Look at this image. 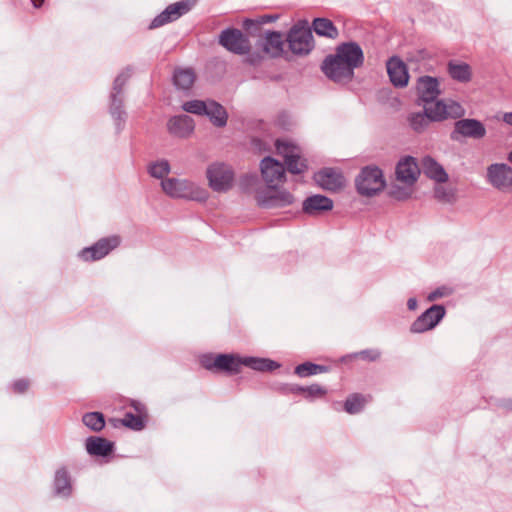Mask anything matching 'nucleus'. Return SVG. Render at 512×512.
Wrapping results in <instances>:
<instances>
[{
	"label": "nucleus",
	"instance_id": "nucleus-11",
	"mask_svg": "<svg viewBox=\"0 0 512 512\" xmlns=\"http://www.w3.org/2000/svg\"><path fill=\"white\" fill-rule=\"evenodd\" d=\"M335 54L351 72H354L355 69L362 67L364 64L363 49L355 41L340 43L335 49Z\"/></svg>",
	"mask_w": 512,
	"mask_h": 512
},
{
	"label": "nucleus",
	"instance_id": "nucleus-45",
	"mask_svg": "<svg viewBox=\"0 0 512 512\" xmlns=\"http://www.w3.org/2000/svg\"><path fill=\"white\" fill-rule=\"evenodd\" d=\"M29 386H30L29 380L24 379V378L14 381V383L12 385L13 391L18 394L25 393L28 390Z\"/></svg>",
	"mask_w": 512,
	"mask_h": 512
},
{
	"label": "nucleus",
	"instance_id": "nucleus-36",
	"mask_svg": "<svg viewBox=\"0 0 512 512\" xmlns=\"http://www.w3.org/2000/svg\"><path fill=\"white\" fill-rule=\"evenodd\" d=\"M327 395V389L317 383L304 386L303 397L308 401L324 398Z\"/></svg>",
	"mask_w": 512,
	"mask_h": 512
},
{
	"label": "nucleus",
	"instance_id": "nucleus-1",
	"mask_svg": "<svg viewBox=\"0 0 512 512\" xmlns=\"http://www.w3.org/2000/svg\"><path fill=\"white\" fill-rule=\"evenodd\" d=\"M260 170L267 187L257 190L255 196L257 204L266 209L291 205L294 202V196L286 190H278L286 180L284 164L267 156L261 160Z\"/></svg>",
	"mask_w": 512,
	"mask_h": 512
},
{
	"label": "nucleus",
	"instance_id": "nucleus-4",
	"mask_svg": "<svg viewBox=\"0 0 512 512\" xmlns=\"http://www.w3.org/2000/svg\"><path fill=\"white\" fill-rule=\"evenodd\" d=\"M275 148L278 155L282 156L285 169L291 174H303L308 170L307 159L301 157L300 149L286 141L276 140Z\"/></svg>",
	"mask_w": 512,
	"mask_h": 512
},
{
	"label": "nucleus",
	"instance_id": "nucleus-17",
	"mask_svg": "<svg viewBox=\"0 0 512 512\" xmlns=\"http://www.w3.org/2000/svg\"><path fill=\"white\" fill-rule=\"evenodd\" d=\"M487 180L496 189L512 190V168L505 163H494L487 168Z\"/></svg>",
	"mask_w": 512,
	"mask_h": 512
},
{
	"label": "nucleus",
	"instance_id": "nucleus-20",
	"mask_svg": "<svg viewBox=\"0 0 512 512\" xmlns=\"http://www.w3.org/2000/svg\"><path fill=\"white\" fill-rule=\"evenodd\" d=\"M314 179L319 186L329 191H337L344 184L342 174L333 168H323L315 173Z\"/></svg>",
	"mask_w": 512,
	"mask_h": 512
},
{
	"label": "nucleus",
	"instance_id": "nucleus-22",
	"mask_svg": "<svg viewBox=\"0 0 512 512\" xmlns=\"http://www.w3.org/2000/svg\"><path fill=\"white\" fill-rule=\"evenodd\" d=\"M418 174V164L411 156L405 157L396 166L397 179L404 183L413 184L417 180Z\"/></svg>",
	"mask_w": 512,
	"mask_h": 512
},
{
	"label": "nucleus",
	"instance_id": "nucleus-23",
	"mask_svg": "<svg viewBox=\"0 0 512 512\" xmlns=\"http://www.w3.org/2000/svg\"><path fill=\"white\" fill-rule=\"evenodd\" d=\"M167 127L170 134L179 138H186L194 130V121L188 115H179L172 117L168 121Z\"/></svg>",
	"mask_w": 512,
	"mask_h": 512
},
{
	"label": "nucleus",
	"instance_id": "nucleus-13",
	"mask_svg": "<svg viewBox=\"0 0 512 512\" xmlns=\"http://www.w3.org/2000/svg\"><path fill=\"white\" fill-rule=\"evenodd\" d=\"M161 186L163 191L172 198L199 199V188L188 180L167 178L162 180Z\"/></svg>",
	"mask_w": 512,
	"mask_h": 512
},
{
	"label": "nucleus",
	"instance_id": "nucleus-5",
	"mask_svg": "<svg viewBox=\"0 0 512 512\" xmlns=\"http://www.w3.org/2000/svg\"><path fill=\"white\" fill-rule=\"evenodd\" d=\"M218 42L227 51L236 55L248 54L252 48L248 35L233 27L221 31Z\"/></svg>",
	"mask_w": 512,
	"mask_h": 512
},
{
	"label": "nucleus",
	"instance_id": "nucleus-52",
	"mask_svg": "<svg viewBox=\"0 0 512 512\" xmlns=\"http://www.w3.org/2000/svg\"><path fill=\"white\" fill-rule=\"evenodd\" d=\"M503 120L505 123L512 125V112L505 113L503 116Z\"/></svg>",
	"mask_w": 512,
	"mask_h": 512
},
{
	"label": "nucleus",
	"instance_id": "nucleus-26",
	"mask_svg": "<svg viewBox=\"0 0 512 512\" xmlns=\"http://www.w3.org/2000/svg\"><path fill=\"white\" fill-rule=\"evenodd\" d=\"M422 167L424 174L439 183H444L448 180V174L435 159L426 156L422 160Z\"/></svg>",
	"mask_w": 512,
	"mask_h": 512
},
{
	"label": "nucleus",
	"instance_id": "nucleus-15",
	"mask_svg": "<svg viewBox=\"0 0 512 512\" xmlns=\"http://www.w3.org/2000/svg\"><path fill=\"white\" fill-rule=\"evenodd\" d=\"M486 135V128L484 124L472 118L457 120L454 124V129L451 132V139L458 141L460 137L481 139Z\"/></svg>",
	"mask_w": 512,
	"mask_h": 512
},
{
	"label": "nucleus",
	"instance_id": "nucleus-55",
	"mask_svg": "<svg viewBox=\"0 0 512 512\" xmlns=\"http://www.w3.org/2000/svg\"><path fill=\"white\" fill-rule=\"evenodd\" d=\"M507 160L512 163V151L508 154Z\"/></svg>",
	"mask_w": 512,
	"mask_h": 512
},
{
	"label": "nucleus",
	"instance_id": "nucleus-33",
	"mask_svg": "<svg viewBox=\"0 0 512 512\" xmlns=\"http://www.w3.org/2000/svg\"><path fill=\"white\" fill-rule=\"evenodd\" d=\"M408 121L410 127L417 133L425 131L429 124L432 122L425 110L423 112L410 114Z\"/></svg>",
	"mask_w": 512,
	"mask_h": 512
},
{
	"label": "nucleus",
	"instance_id": "nucleus-47",
	"mask_svg": "<svg viewBox=\"0 0 512 512\" xmlns=\"http://www.w3.org/2000/svg\"><path fill=\"white\" fill-rule=\"evenodd\" d=\"M257 176L256 175H245L241 179V185L244 189H246L248 186H252L256 183Z\"/></svg>",
	"mask_w": 512,
	"mask_h": 512
},
{
	"label": "nucleus",
	"instance_id": "nucleus-46",
	"mask_svg": "<svg viewBox=\"0 0 512 512\" xmlns=\"http://www.w3.org/2000/svg\"><path fill=\"white\" fill-rule=\"evenodd\" d=\"M246 55H247V57L245 59V62L250 64V65H258V64L261 63V61L263 59V56L260 53H257V52L251 53V51H250Z\"/></svg>",
	"mask_w": 512,
	"mask_h": 512
},
{
	"label": "nucleus",
	"instance_id": "nucleus-35",
	"mask_svg": "<svg viewBox=\"0 0 512 512\" xmlns=\"http://www.w3.org/2000/svg\"><path fill=\"white\" fill-rule=\"evenodd\" d=\"M85 426L93 431H100L105 426L104 415L101 412H88L82 417Z\"/></svg>",
	"mask_w": 512,
	"mask_h": 512
},
{
	"label": "nucleus",
	"instance_id": "nucleus-37",
	"mask_svg": "<svg viewBox=\"0 0 512 512\" xmlns=\"http://www.w3.org/2000/svg\"><path fill=\"white\" fill-rule=\"evenodd\" d=\"M149 174L157 179H163L170 172V164L167 160L154 162L148 167Z\"/></svg>",
	"mask_w": 512,
	"mask_h": 512
},
{
	"label": "nucleus",
	"instance_id": "nucleus-42",
	"mask_svg": "<svg viewBox=\"0 0 512 512\" xmlns=\"http://www.w3.org/2000/svg\"><path fill=\"white\" fill-rule=\"evenodd\" d=\"M85 448H113V443L102 437L90 436L85 440Z\"/></svg>",
	"mask_w": 512,
	"mask_h": 512
},
{
	"label": "nucleus",
	"instance_id": "nucleus-19",
	"mask_svg": "<svg viewBox=\"0 0 512 512\" xmlns=\"http://www.w3.org/2000/svg\"><path fill=\"white\" fill-rule=\"evenodd\" d=\"M418 104H425L438 98L439 82L431 76L420 77L417 83Z\"/></svg>",
	"mask_w": 512,
	"mask_h": 512
},
{
	"label": "nucleus",
	"instance_id": "nucleus-24",
	"mask_svg": "<svg viewBox=\"0 0 512 512\" xmlns=\"http://www.w3.org/2000/svg\"><path fill=\"white\" fill-rule=\"evenodd\" d=\"M262 50L265 54L272 58H276L282 55L284 40L281 32L278 31H266L264 40L261 43Z\"/></svg>",
	"mask_w": 512,
	"mask_h": 512
},
{
	"label": "nucleus",
	"instance_id": "nucleus-48",
	"mask_svg": "<svg viewBox=\"0 0 512 512\" xmlns=\"http://www.w3.org/2000/svg\"><path fill=\"white\" fill-rule=\"evenodd\" d=\"M257 19L259 21H261V25L263 26L264 24L276 21L278 19V15L265 14V15H261V16L257 17Z\"/></svg>",
	"mask_w": 512,
	"mask_h": 512
},
{
	"label": "nucleus",
	"instance_id": "nucleus-29",
	"mask_svg": "<svg viewBox=\"0 0 512 512\" xmlns=\"http://www.w3.org/2000/svg\"><path fill=\"white\" fill-rule=\"evenodd\" d=\"M448 73L452 79L458 82L466 83L471 80V68L467 63L450 61Z\"/></svg>",
	"mask_w": 512,
	"mask_h": 512
},
{
	"label": "nucleus",
	"instance_id": "nucleus-43",
	"mask_svg": "<svg viewBox=\"0 0 512 512\" xmlns=\"http://www.w3.org/2000/svg\"><path fill=\"white\" fill-rule=\"evenodd\" d=\"M279 391L284 395H303L304 386L298 385V384H283Z\"/></svg>",
	"mask_w": 512,
	"mask_h": 512
},
{
	"label": "nucleus",
	"instance_id": "nucleus-49",
	"mask_svg": "<svg viewBox=\"0 0 512 512\" xmlns=\"http://www.w3.org/2000/svg\"><path fill=\"white\" fill-rule=\"evenodd\" d=\"M444 294H445V293H444L443 289L438 288V289H436V290L432 291V292L429 294V296H428V300H430V301H434V300H436V299H438V298H440V297H443V296H444Z\"/></svg>",
	"mask_w": 512,
	"mask_h": 512
},
{
	"label": "nucleus",
	"instance_id": "nucleus-27",
	"mask_svg": "<svg viewBox=\"0 0 512 512\" xmlns=\"http://www.w3.org/2000/svg\"><path fill=\"white\" fill-rule=\"evenodd\" d=\"M313 30L319 36L336 39L339 31L334 23L328 18H315L312 23Z\"/></svg>",
	"mask_w": 512,
	"mask_h": 512
},
{
	"label": "nucleus",
	"instance_id": "nucleus-34",
	"mask_svg": "<svg viewBox=\"0 0 512 512\" xmlns=\"http://www.w3.org/2000/svg\"><path fill=\"white\" fill-rule=\"evenodd\" d=\"M110 113L117 121L116 125L119 127L125 121L126 112L123 109V99L121 96L111 94Z\"/></svg>",
	"mask_w": 512,
	"mask_h": 512
},
{
	"label": "nucleus",
	"instance_id": "nucleus-39",
	"mask_svg": "<svg viewBox=\"0 0 512 512\" xmlns=\"http://www.w3.org/2000/svg\"><path fill=\"white\" fill-rule=\"evenodd\" d=\"M131 72L132 70L130 68H126L115 78L111 94L121 96L123 87L130 78Z\"/></svg>",
	"mask_w": 512,
	"mask_h": 512
},
{
	"label": "nucleus",
	"instance_id": "nucleus-28",
	"mask_svg": "<svg viewBox=\"0 0 512 512\" xmlns=\"http://www.w3.org/2000/svg\"><path fill=\"white\" fill-rule=\"evenodd\" d=\"M205 115H207L211 122L217 127H224L227 123L228 115L226 110L221 104L215 101H211L207 104V112H205Z\"/></svg>",
	"mask_w": 512,
	"mask_h": 512
},
{
	"label": "nucleus",
	"instance_id": "nucleus-9",
	"mask_svg": "<svg viewBox=\"0 0 512 512\" xmlns=\"http://www.w3.org/2000/svg\"><path fill=\"white\" fill-rule=\"evenodd\" d=\"M207 178L214 191L226 192L232 187L234 172L224 163H214L207 169Z\"/></svg>",
	"mask_w": 512,
	"mask_h": 512
},
{
	"label": "nucleus",
	"instance_id": "nucleus-30",
	"mask_svg": "<svg viewBox=\"0 0 512 512\" xmlns=\"http://www.w3.org/2000/svg\"><path fill=\"white\" fill-rule=\"evenodd\" d=\"M328 371V366L315 364L309 361L297 365L294 369V373L300 378H306L312 375L326 373Z\"/></svg>",
	"mask_w": 512,
	"mask_h": 512
},
{
	"label": "nucleus",
	"instance_id": "nucleus-6",
	"mask_svg": "<svg viewBox=\"0 0 512 512\" xmlns=\"http://www.w3.org/2000/svg\"><path fill=\"white\" fill-rule=\"evenodd\" d=\"M289 49L296 55H306L314 48V38L310 27L294 25L287 35Z\"/></svg>",
	"mask_w": 512,
	"mask_h": 512
},
{
	"label": "nucleus",
	"instance_id": "nucleus-32",
	"mask_svg": "<svg viewBox=\"0 0 512 512\" xmlns=\"http://www.w3.org/2000/svg\"><path fill=\"white\" fill-rule=\"evenodd\" d=\"M368 399L360 393H353L344 402V410L348 414H357L363 410Z\"/></svg>",
	"mask_w": 512,
	"mask_h": 512
},
{
	"label": "nucleus",
	"instance_id": "nucleus-41",
	"mask_svg": "<svg viewBox=\"0 0 512 512\" xmlns=\"http://www.w3.org/2000/svg\"><path fill=\"white\" fill-rule=\"evenodd\" d=\"M93 460L99 464L108 463L115 457V450H87Z\"/></svg>",
	"mask_w": 512,
	"mask_h": 512
},
{
	"label": "nucleus",
	"instance_id": "nucleus-25",
	"mask_svg": "<svg viewBox=\"0 0 512 512\" xmlns=\"http://www.w3.org/2000/svg\"><path fill=\"white\" fill-rule=\"evenodd\" d=\"M53 492L56 496L64 498L72 495V478L65 467H61L55 472Z\"/></svg>",
	"mask_w": 512,
	"mask_h": 512
},
{
	"label": "nucleus",
	"instance_id": "nucleus-12",
	"mask_svg": "<svg viewBox=\"0 0 512 512\" xmlns=\"http://www.w3.org/2000/svg\"><path fill=\"white\" fill-rule=\"evenodd\" d=\"M321 70L329 80L335 83H347L354 77V72H351L335 53L324 58Z\"/></svg>",
	"mask_w": 512,
	"mask_h": 512
},
{
	"label": "nucleus",
	"instance_id": "nucleus-14",
	"mask_svg": "<svg viewBox=\"0 0 512 512\" xmlns=\"http://www.w3.org/2000/svg\"><path fill=\"white\" fill-rule=\"evenodd\" d=\"M123 407H130L135 413L126 412L120 420L121 424L134 431L144 429L148 419L146 405L139 400L127 399Z\"/></svg>",
	"mask_w": 512,
	"mask_h": 512
},
{
	"label": "nucleus",
	"instance_id": "nucleus-10",
	"mask_svg": "<svg viewBox=\"0 0 512 512\" xmlns=\"http://www.w3.org/2000/svg\"><path fill=\"white\" fill-rule=\"evenodd\" d=\"M120 244V237L113 235L99 239L89 247L83 248L78 256L85 262L98 261L107 256L113 249Z\"/></svg>",
	"mask_w": 512,
	"mask_h": 512
},
{
	"label": "nucleus",
	"instance_id": "nucleus-3",
	"mask_svg": "<svg viewBox=\"0 0 512 512\" xmlns=\"http://www.w3.org/2000/svg\"><path fill=\"white\" fill-rule=\"evenodd\" d=\"M357 192L363 196H372L385 188L386 182L382 170L377 166L361 169L355 180Z\"/></svg>",
	"mask_w": 512,
	"mask_h": 512
},
{
	"label": "nucleus",
	"instance_id": "nucleus-50",
	"mask_svg": "<svg viewBox=\"0 0 512 512\" xmlns=\"http://www.w3.org/2000/svg\"><path fill=\"white\" fill-rule=\"evenodd\" d=\"M407 307L409 310H415L417 308V300L415 298H409L407 301Z\"/></svg>",
	"mask_w": 512,
	"mask_h": 512
},
{
	"label": "nucleus",
	"instance_id": "nucleus-54",
	"mask_svg": "<svg viewBox=\"0 0 512 512\" xmlns=\"http://www.w3.org/2000/svg\"><path fill=\"white\" fill-rule=\"evenodd\" d=\"M435 197L438 198V199H444L445 197V193L442 192L441 190L437 189L435 191Z\"/></svg>",
	"mask_w": 512,
	"mask_h": 512
},
{
	"label": "nucleus",
	"instance_id": "nucleus-51",
	"mask_svg": "<svg viewBox=\"0 0 512 512\" xmlns=\"http://www.w3.org/2000/svg\"><path fill=\"white\" fill-rule=\"evenodd\" d=\"M501 406L507 411H512V399L504 400Z\"/></svg>",
	"mask_w": 512,
	"mask_h": 512
},
{
	"label": "nucleus",
	"instance_id": "nucleus-21",
	"mask_svg": "<svg viewBox=\"0 0 512 512\" xmlns=\"http://www.w3.org/2000/svg\"><path fill=\"white\" fill-rule=\"evenodd\" d=\"M333 208V201L329 197L316 194L306 198L302 209L304 213L310 216H316L323 212L330 211Z\"/></svg>",
	"mask_w": 512,
	"mask_h": 512
},
{
	"label": "nucleus",
	"instance_id": "nucleus-2",
	"mask_svg": "<svg viewBox=\"0 0 512 512\" xmlns=\"http://www.w3.org/2000/svg\"><path fill=\"white\" fill-rule=\"evenodd\" d=\"M201 366L212 372H224L227 375H236L241 372L242 366L255 371L271 372L280 367V364L268 358L252 356H240L238 354H213L208 353L200 357Z\"/></svg>",
	"mask_w": 512,
	"mask_h": 512
},
{
	"label": "nucleus",
	"instance_id": "nucleus-8",
	"mask_svg": "<svg viewBox=\"0 0 512 512\" xmlns=\"http://www.w3.org/2000/svg\"><path fill=\"white\" fill-rule=\"evenodd\" d=\"M197 4V0H181L169 4L160 14H158L150 23L149 28L155 29L164 26L170 22L176 21L181 16L187 14Z\"/></svg>",
	"mask_w": 512,
	"mask_h": 512
},
{
	"label": "nucleus",
	"instance_id": "nucleus-18",
	"mask_svg": "<svg viewBox=\"0 0 512 512\" xmlns=\"http://www.w3.org/2000/svg\"><path fill=\"white\" fill-rule=\"evenodd\" d=\"M387 73L395 87H405L408 84L409 74L406 64L397 56L391 57L386 64Z\"/></svg>",
	"mask_w": 512,
	"mask_h": 512
},
{
	"label": "nucleus",
	"instance_id": "nucleus-53",
	"mask_svg": "<svg viewBox=\"0 0 512 512\" xmlns=\"http://www.w3.org/2000/svg\"><path fill=\"white\" fill-rule=\"evenodd\" d=\"M30 1L35 8H40L44 3V0H30Z\"/></svg>",
	"mask_w": 512,
	"mask_h": 512
},
{
	"label": "nucleus",
	"instance_id": "nucleus-16",
	"mask_svg": "<svg viewBox=\"0 0 512 512\" xmlns=\"http://www.w3.org/2000/svg\"><path fill=\"white\" fill-rule=\"evenodd\" d=\"M445 313L444 306L432 305L411 324L410 331L412 333H424L433 329L443 319Z\"/></svg>",
	"mask_w": 512,
	"mask_h": 512
},
{
	"label": "nucleus",
	"instance_id": "nucleus-44",
	"mask_svg": "<svg viewBox=\"0 0 512 512\" xmlns=\"http://www.w3.org/2000/svg\"><path fill=\"white\" fill-rule=\"evenodd\" d=\"M357 356L362 360L374 362L380 358L381 353L377 349H365V350L360 351L357 354Z\"/></svg>",
	"mask_w": 512,
	"mask_h": 512
},
{
	"label": "nucleus",
	"instance_id": "nucleus-31",
	"mask_svg": "<svg viewBox=\"0 0 512 512\" xmlns=\"http://www.w3.org/2000/svg\"><path fill=\"white\" fill-rule=\"evenodd\" d=\"M195 81V73L192 69H177L173 75L174 85L183 90L192 87Z\"/></svg>",
	"mask_w": 512,
	"mask_h": 512
},
{
	"label": "nucleus",
	"instance_id": "nucleus-40",
	"mask_svg": "<svg viewBox=\"0 0 512 512\" xmlns=\"http://www.w3.org/2000/svg\"><path fill=\"white\" fill-rule=\"evenodd\" d=\"M183 109L188 113L205 115V112H207V104L201 100H191L183 104Z\"/></svg>",
	"mask_w": 512,
	"mask_h": 512
},
{
	"label": "nucleus",
	"instance_id": "nucleus-38",
	"mask_svg": "<svg viewBox=\"0 0 512 512\" xmlns=\"http://www.w3.org/2000/svg\"><path fill=\"white\" fill-rule=\"evenodd\" d=\"M243 29L245 30V34L252 37H260L263 35V28L261 25V21L257 18L250 19L247 18L243 21L242 24Z\"/></svg>",
	"mask_w": 512,
	"mask_h": 512
},
{
	"label": "nucleus",
	"instance_id": "nucleus-7",
	"mask_svg": "<svg viewBox=\"0 0 512 512\" xmlns=\"http://www.w3.org/2000/svg\"><path fill=\"white\" fill-rule=\"evenodd\" d=\"M423 108L432 122H440L447 118H459L464 114L462 106L455 101L431 100L423 104Z\"/></svg>",
	"mask_w": 512,
	"mask_h": 512
}]
</instances>
